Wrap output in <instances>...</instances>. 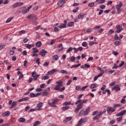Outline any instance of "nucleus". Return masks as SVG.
Returning <instances> with one entry per match:
<instances>
[{"instance_id": "nucleus-56", "label": "nucleus", "mask_w": 126, "mask_h": 126, "mask_svg": "<svg viewBox=\"0 0 126 126\" xmlns=\"http://www.w3.org/2000/svg\"><path fill=\"white\" fill-rule=\"evenodd\" d=\"M71 80H69L66 83V85L68 86V85H70V83H71Z\"/></svg>"}, {"instance_id": "nucleus-61", "label": "nucleus", "mask_w": 126, "mask_h": 126, "mask_svg": "<svg viewBox=\"0 0 126 126\" xmlns=\"http://www.w3.org/2000/svg\"><path fill=\"white\" fill-rule=\"evenodd\" d=\"M114 44L116 46H119V44H120V41H116L114 42Z\"/></svg>"}, {"instance_id": "nucleus-37", "label": "nucleus", "mask_w": 126, "mask_h": 126, "mask_svg": "<svg viewBox=\"0 0 126 126\" xmlns=\"http://www.w3.org/2000/svg\"><path fill=\"white\" fill-rule=\"evenodd\" d=\"M88 45V43H87V42H86L85 41L83 42L82 44V46L83 47H87Z\"/></svg>"}, {"instance_id": "nucleus-53", "label": "nucleus", "mask_w": 126, "mask_h": 126, "mask_svg": "<svg viewBox=\"0 0 126 126\" xmlns=\"http://www.w3.org/2000/svg\"><path fill=\"white\" fill-rule=\"evenodd\" d=\"M65 90V88L64 87L62 88L61 89H59V92H63V91H64V90Z\"/></svg>"}, {"instance_id": "nucleus-55", "label": "nucleus", "mask_w": 126, "mask_h": 126, "mask_svg": "<svg viewBox=\"0 0 126 126\" xmlns=\"http://www.w3.org/2000/svg\"><path fill=\"white\" fill-rule=\"evenodd\" d=\"M79 110H80V109L78 108L77 107L75 108V111H74L75 113H78V112H79Z\"/></svg>"}, {"instance_id": "nucleus-49", "label": "nucleus", "mask_w": 126, "mask_h": 126, "mask_svg": "<svg viewBox=\"0 0 126 126\" xmlns=\"http://www.w3.org/2000/svg\"><path fill=\"white\" fill-rule=\"evenodd\" d=\"M119 67V66H118V65L117 64V63H115L113 65V69H117Z\"/></svg>"}, {"instance_id": "nucleus-12", "label": "nucleus", "mask_w": 126, "mask_h": 126, "mask_svg": "<svg viewBox=\"0 0 126 126\" xmlns=\"http://www.w3.org/2000/svg\"><path fill=\"white\" fill-rule=\"evenodd\" d=\"M71 120H72V117H66L65 119V120H64L63 121V123L64 124H65V123H67L68 122H69V121H71Z\"/></svg>"}, {"instance_id": "nucleus-48", "label": "nucleus", "mask_w": 126, "mask_h": 126, "mask_svg": "<svg viewBox=\"0 0 126 126\" xmlns=\"http://www.w3.org/2000/svg\"><path fill=\"white\" fill-rule=\"evenodd\" d=\"M125 64V62L122 61L121 64L118 66V67H122Z\"/></svg>"}, {"instance_id": "nucleus-54", "label": "nucleus", "mask_w": 126, "mask_h": 126, "mask_svg": "<svg viewBox=\"0 0 126 126\" xmlns=\"http://www.w3.org/2000/svg\"><path fill=\"white\" fill-rule=\"evenodd\" d=\"M55 41H56L55 39H52V40H51V42L50 43V45L51 46H52V45H54V43H55Z\"/></svg>"}, {"instance_id": "nucleus-16", "label": "nucleus", "mask_w": 126, "mask_h": 126, "mask_svg": "<svg viewBox=\"0 0 126 126\" xmlns=\"http://www.w3.org/2000/svg\"><path fill=\"white\" fill-rule=\"evenodd\" d=\"M112 90H116V91H120V90H121V88L119 87V85H117L114 86L112 88Z\"/></svg>"}, {"instance_id": "nucleus-15", "label": "nucleus", "mask_w": 126, "mask_h": 126, "mask_svg": "<svg viewBox=\"0 0 126 126\" xmlns=\"http://www.w3.org/2000/svg\"><path fill=\"white\" fill-rule=\"evenodd\" d=\"M10 115V112L9 111H7L1 114L2 117H8Z\"/></svg>"}, {"instance_id": "nucleus-64", "label": "nucleus", "mask_w": 126, "mask_h": 126, "mask_svg": "<svg viewBox=\"0 0 126 126\" xmlns=\"http://www.w3.org/2000/svg\"><path fill=\"white\" fill-rule=\"evenodd\" d=\"M14 50H10V55L12 56V55H14Z\"/></svg>"}, {"instance_id": "nucleus-19", "label": "nucleus", "mask_w": 126, "mask_h": 126, "mask_svg": "<svg viewBox=\"0 0 126 126\" xmlns=\"http://www.w3.org/2000/svg\"><path fill=\"white\" fill-rule=\"evenodd\" d=\"M35 46H36V47H37L38 48H40V47L41 46H42V42H41L40 41H39L35 43Z\"/></svg>"}, {"instance_id": "nucleus-57", "label": "nucleus", "mask_w": 126, "mask_h": 126, "mask_svg": "<svg viewBox=\"0 0 126 126\" xmlns=\"http://www.w3.org/2000/svg\"><path fill=\"white\" fill-rule=\"evenodd\" d=\"M49 64V62H46L43 64V66H48Z\"/></svg>"}, {"instance_id": "nucleus-21", "label": "nucleus", "mask_w": 126, "mask_h": 126, "mask_svg": "<svg viewBox=\"0 0 126 126\" xmlns=\"http://www.w3.org/2000/svg\"><path fill=\"white\" fill-rule=\"evenodd\" d=\"M35 46L34 44H26V47L27 49H31L32 47H34Z\"/></svg>"}, {"instance_id": "nucleus-4", "label": "nucleus", "mask_w": 126, "mask_h": 126, "mask_svg": "<svg viewBox=\"0 0 126 126\" xmlns=\"http://www.w3.org/2000/svg\"><path fill=\"white\" fill-rule=\"evenodd\" d=\"M106 111L107 113H109V112H111V113H114L115 111H116V108L113 106V107H108L106 109Z\"/></svg>"}, {"instance_id": "nucleus-5", "label": "nucleus", "mask_w": 126, "mask_h": 126, "mask_svg": "<svg viewBox=\"0 0 126 126\" xmlns=\"http://www.w3.org/2000/svg\"><path fill=\"white\" fill-rule=\"evenodd\" d=\"M46 54H48V52L44 49L41 50V51L39 52V55H40L41 57H45Z\"/></svg>"}, {"instance_id": "nucleus-47", "label": "nucleus", "mask_w": 126, "mask_h": 126, "mask_svg": "<svg viewBox=\"0 0 126 126\" xmlns=\"http://www.w3.org/2000/svg\"><path fill=\"white\" fill-rule=\"evenodd\" d=\"M88 6L90 7H93V6H94V2L90 3L88 4Z\"/></svg>"}, {"instance_id": "nucleus-28", "label": "nucleus", "mask_w": 126, "mask_h": 126, "mask_svg": "<svg viewBox=\"0 0 126 126\" xmlns=\"http://www.w3.org/2000/svg\"><path fill=\"white\" fill-rule=\"evenodd\" d=\"M19 123H24L25 122V118H20L18 120Z\"/></svg>"}, {"instance_id": "nucleus-58", "label": "nucleus", "mask_w": 126, "mask_h": 126, "mask_svg": "<svg viewBox=\"0 0 126 126\" xmlns=\"http://www.w3.org/2000/svg\"><path fill=\"white\" fill-rule=\"evenodd\" d=\"M35 91H36V92H42V89H40V88H37V89H36L35 90Z\"/></svg>"}, {"instance_id": "nucleus-59", "label": "nucleus", "mask_w": 126, "mask_h": 126, "mask_svg": "<svg viewBox=\"0 0 126 126\" xmlns=\"http://www.w3.org/2000/svg\"><path fill=\"white\" fill-rule=\"evenodd\" d=\"M106 92L107 93L108 95H111V91H110V90L106 89Z\"/></svg>"}, {"instance_id": "nucleus-11", "label": "nucleus", "mask_w": 126, "mask_h": 126, "mask_svg": "<svg viewBox=\"0 0 126 126\" xmlns=\"http://www.w3.org/2000/svg\"><path fill=\"white\" fill-rule=\"evenodd\" d=\"M29 99H30L29 97H25L22 98V99H19L18 100V102L20 103V102H23L24 101H28V100H29Z\"/></svg>"}, {"instance_id": "nucleus-39", "label": "nucleus", "mask_w": 126, "mask_h": 126, "mask_svg": "<svg viewBox=\"0 0 126 126\" xmlns=\"http://www.w3.org/2000/svg\"><path fill=\"white\" fill-rule=\"evenodd\" d=\"M28 12H29V11H28V10H27V9H25L24 10V11L22 12V14H23V15H24V14H25L26 13H28Z\"/></svg>"}, {"instance_id": "nucleus-22", "label": "nucleus", "mask_w": 126, "mask_h": 126, "mask_svg": "<svg viewBox=\"0 0 126 126\" xmlns=\"http://www.w3.org/2000/svg\"><path fill=\"white\" fill-rule=\"evenodd\" d=\"M84 113H85L84 110L82 109L81 110L80 112L79 113V116L80 117H81V116H84Z\"/></svg>"}, {"instance_id": "nucleus-62", "label": "nucleus", "mask_w": 126, "mask_h": 126, "mask_svg": "<svg viewBox=\"0 0 126 126\" xmlns=\"http://www.w3.org/2000/svg\"><path fill=\"white\" fill-rule=\"evenodd\" d=\"M103 31H104V30L102 28H101L98 30V33H102V32H103Z\"/></svg>"}, {"instance_id": "nucleus-52", "label": "nucleus", "mask_w": 126, "mask_h": 126, "mask_svg": "<svg viewBox=\"0 0 126 126\" xmlns=\"http://www.w3.org/2000/svg\"><path fill=\"white\" fill-rule=\"evenodd\" d=\"M112 53L114 56H118V55H119V53L117 51H113Z\"/></svg>"}, {"instance_id": "nucleus-34", "label": "nucleus", "mask_w": 126, "mask_h": 126, "mask_svg": "<svg viewBox=\"0 0 126 126\" xmlns=\"http://www.w3.org/2000/svg\"><path fill=\"white\" fill-rule=\"evenodd\" d=\"M68 109H69V107L68 106H64L62 107V110L63 111H66V110H68Z\"/></svg>"}, {"instance_id": "nucleus-43", "label": "nucleus", "mask_w": 126, "mask_h": 126, "mask_svg": "<svg viewBox=\"0 0 126 126\" xmlns=\"http://www.w3.org/2000/svg\"><path fill=\"white\" fill-rule=\"evenodd\" d=\"M32 19L33 21H36L37 20V18L36 17V16H32Z\"/></svg>"}, {"instance_id": "nucleus-60", "label": "nucleus", "mask_w": 126, "mask_h": 126, "mask_svg": "<svg viewBox=\"0 0 126 126\" xmlns=\"http://www.w3.org/2000/svg\"><path fill=\"white\" fill-rule=\"evenodd\" d=\"M43 77L44 80L49 79V76H44Z\"/></svg>"}, {"instance_id": "nucleus-13", "label": "nucleus", "mask_w": 126, "mask_h": 126, "mask_svg": "<svg viewBox=\"0 0 126 126\" xmlns=\"http://www.w3.org/2000/svg\"><path fill=\"white\" fill-rule=\"evenodd\" d=\"M56 85L59 86V87H61V86H63V81L62 80H60L59 81L56 82Z\"/></svg>"}, {"instance_id": "nucleus-9", "label": "nucleus", "mask_w": 126, "mask_h": 126, "mask_svg": "<svg viewBox=\"0 0 126 126\" xmlns=\"http://www.w3.org/2000/svg\"><path fill=\"white\" fill-rule=\"evenodd\" d=\"M126 112V110H122L120 113L116 114V117H122L124 116Z\"/></svg>"}, {"instance_id": "nucleus-50", "label": "nucleus", "mask_w": 126, "mask_h": 126, "mask_svg": "<svg viewBox=\"0 0 126 126\" xmlns=\"http://www.w3.org/2000/svg\"><path fill=\"white\" fill-rule=\"evenodd\" d=\"M64 104L65 106H67V105H70L71 104V101L65 102Z\"/></svg>"}, {"instance_id": "nucleus-24", "label": "nucleus", "mask_w": 126, "mask_h": 126, "mask_svg": "<svg viewBox=\"0 0 126 126\" xmlns=\"http://www.w3.org/2000/svg\"><path fill=\"white\" fill-rule=\"evenodd\" d=\"M15 106H16V101H13L12 103V105H11V107H10V109H12V108H14V107H15Z\"/></svg>"}, {"instance_id": "nucleus-45", "label": "nucleus", "mask_w": 126, "mask_h": 126, "mask_svg": "<svg viewBox=\"0 0 126 126\" xmlns=\"http://www.w3.org/2000/svg\"><path fill=\"white\" fill-rule=\"evenodd\" d=\"M54 90H60V87L59 86H57V85L55 86Z\"/></svg>"}, {"instance_id": "nucleus-51", "label": "nucleus", "mask_w": 126, "mask_h": 126, "mask_svg": "<svg viewBox=\"0 0 126 126\" xmlns=\"http://www.w3.org/2000/svg\"><path fill=\"white\" fill-rule=\"evenodd\" d=\"M115 123H116V120H112L110 121V125H114V124H115Z\"/></svg>"}, {"instance_id": "nucleus-14", "label": "nucleus", "mask_w": 126, "mask_h": 126, "mask_svg": "<svg viewBox=\"0 0 126 126\" xmlns=\"http://www.w3.org/2000/svg\"><path fill=\"white\" fill-rule=\"evenodd\" d=\"M90 112V107H88L86 110L85 111H84V116H87V115H88V113H89Z\"/></svg>"}, {"instance_id": "nucleus-33", "label": "nucleus", "mask_w": 126, "mask_h": 126, "mask_svg": "<svg viewBox=\"0 0 126 126\" xmlns=\"http://www.w3.org/2000/svg\"><path fill=\"white\" fill-rule=\"evenodd\" d=\"M96 1L98 2L99 3H104L105 1H106V0H96Z\"/></svg>"}, {"instance_id": "nucleus-8", "label": "nucleus", "mask_w": 126, "mask_h": 126, "mask_svg": "<svg viewBox=\"0 0 126 126\" xmlns=\"http://www.w3.org/2000/svg\"><path fill=\"white\" fill-rule=\"evenodd\" d=\"M42 107H43V103L40 102L37 105L36 109L37 111H40V110H42V109H41Z\"/></svg>"}, {"instance_id": "nucleus-40", "label": "nucleus", "mask_w": 126, "mask_h": 126, "mask_svg": "<svg viewBox=\"0 0 126 126\" xmlns=\"http://www.w3.org/2000/svg\"><path fill=\"white\" fill-rule=\"evenodd\" d=\"M87 87H88V86H84L80 90L81 91H84V90H85V89H86V88H87Z\"/></svg>"}, {"instance_id": "nucleus-29", "label": "nucleus", "mask_w": 126, "mask_h": 126, "mask_svg": "<svg viewBox=\"0 0 126 126\" xmlns=\"http://www.w3.org/2000/svg\"><path fill=\"white\" fill-rule=\"evenodd\" d=\"M69 61H70V62H74V61H75V57H74V56L70 57Z\"/></svg>"}, {"instance_id": "nucleus-2", "label": "nucleus", "mask_w": 126, "mask_h": 126, "mask_svg": "<svg viewBox=\"0 0 126 126\" xmlns=\"http://www.w3.org/2000/svg\"><path fill=\"white\" fill-rule=\"evenodd\" d=\"M40 75H37L36 71H33L32 73V77L33 78V80H37Z\"/></svg>"}, {"instance_id": "nucleus-7", "label": "nucleus", "mask_w": 126, "mask_h": 126, "mask_svg": "<svg viewBox=\"0 0 126 126\" xmlns=\"http://www.w3.org/2000/svg\"><path fill=\"white\" fill-rule=\"evenodd\" d=\"M66 24H67V22L66 20H64V24L60 25L59 26H58V27L59 28H61V29H63V28H65L66 27Z\"/></svg>"}, {"instance_id": "nucleus-6", "label": "nucleus", "mask_w": 126, "mask_h": 126, "mask_svg": "<svg viewBox=\"0 0 126 126\" xmlns=\"http://www.w3.org/2000/svg\"><path fill=\"white\" fill-rule=\"evenodd\" d=\"M103 113H104V112H100V113L98 114L93 118V120H99V119H100V117L103 115Z\"/></svg>"}, {"instance_id": "nucleus-30", "label": "nucleus", "mask_w": 126, "mask_h": 126, "mask_svg": "<svg viewBox=\"0 0 126 126\" xmlns=\"http://www.w3.org/2000/svg\"><path fill=\"white\" fill-rule=\"evenodd\" d=\"M76 107L78 109H79L80 110H81L82 107H83V104L82 103L79 104L78 105H77Z\"/></svg>"}, {"instance_id": "nucleus-38", "label": "nucleus", "mask_w": 126, "mask_h": 126, "mask_svg": "<svg viewBox=\"0 0 126 126\" xmlns=\"http://www.w3.org/2000/svg\"><path fill=\"white\" fill-rule=\"evenodd\" d=\"M58 102H59V99L58 98H56L55 99H53L52 101V102L54 103V104L56 105V104H57V103H58Z\"/></svg>"}, {"instance_id": "nucleus-31", "label": "nucleus", "mask_w": 126, "mask_h": 126, "mask_svg": "<svg viewBox=\"0 0 126 126\" xmlns=\"http://www.w3.org/2000/svg\"><path fill=\"white\" fill-rule=\"evenodd\" d=\"M52 59L55 61H58V60H59V56L57 55H54L52 57Z\"/></svg>"}, {"instance_id": "nucleus-1", "label": "nucleus", "mask_w": 126, "mask_h": 126, "mask_svg": "<svg viewBox=\"0 0 126 126\" xmlns=\"http://www.w3.org/2000/svg\"><path fill=\"white\" fill-rule=\"evenodd\" d=\"M24 3L22 2H18L14 4L12 7L13 8H16V7H19V6H21L23 5Z\"/></svg>"}, {"instance_id": "nucleus-41", "label": "nucleus", "mask_w": 126, "mask_h": 126, "mask_svg": "<svg viewBox=\"0 0 126 126\" xmlns=\"http://www.w3.org/2000/svg\"><path fill=\"white\" fill-rule=\"evenodd\" d=\"M26 33V31L24 30L21 31L19 32L20 35H22L23 34H25Z\"/></svg>"}, {"instance_id": "nucleus-18", "label": "nucleus", "mask_w": 126, "mask_h": 126, "mask_svg": "<svg viewBox=\"0 0 126 126\" xmlns=\"http://www.w3.org/2000/svg\"><path fill=\"white\" fill-rule=\"evenodd\" d=\"M85 16V14L83 13H80L78 15L77 19H81V18H83L84 16Z\"/></svg>"}, {"instance_id": "nucleus-63", "label": "nucleus", "mask_w": 126, "mask_h": 126, "mask_svg": "<svg viewBox=\"0 0 126 126\" xmlns=\"http://www.w3.org/2000/svg\"><path fill=\"white\" fill-rule=\"evenodd\" d=\"M81 102V99H78L77 100V102H75V105H78L79 103H80Z\"/></svg>"}, {"instance_id": "nucleus-3", "label": "nucleus", "mask_w": 126, "mask_h": 126, "mask_svg": "<svg viewBox=\"0 0 126 126\" xmlns=\"http://www.w3.org/2000/svg\"><path fill=\"white\" fill-rule=\"evenodd\" d=\"M122 6H123V3H122V2H121L120 4L116 5V9L117 10L118 13H120V12H122V11L121 10Z\"/></svg>"}, {"instance_id": "nucleus-10", "label": "nucleus", "mask_w": 126, "mask_h": 126, "mask_svg": "<svg viewBox=\"0 0 126 126\" xmlns=\"http://www.w3.org/2000/svg\"><path fill=\"white\" fill-rule=\"evenodd\" d=\"M41 93H37L36 94L34 93H32L30 94V97H37V96H39L41 95Z\"/></svg>"}, {"instance_id": "nucleus-23", "label": "nucleus", "mask_w": 126, "mask_h": 126, "mask_svg": "<svg viewBox=\"0 0 126 126\" xmlns=\"http://www.w3.org/2000/svg\"><path fill=\"white\" fill-rule=\"evenodd\" d=\"M97 87V84H92L90 88L91 89H94V88H96Z\"/></svg>"}, {"instance_id": "nucleus-46", "label": "nucleus", "mask_w": 126, "mask_h": 126, "mask_svg": "<svg viewBox=\"0 0 126 126\" xmlns=\"http://www.w3.org/2000/svg\"><path fill=\"white\" fill-rule=\"evenodd\" d=\"M103 74H104V70H102V72L99 73L97 76L99 77H101V76H102V75H103Z\"/></svg>"}, {"instance_id": "nucleus-36", "label": "nucleus", "mask_w": 126, "mask_h": 126, "mask_svg": "<svg viewBox=\"0 0 126 126\" xmlns=\"http://www.w3.org/2000/svg\"><path fill=\"white\" fill-rule=\"evenodd\" d=\"M13 17L12 18H9L6 21V23H9L12 20V19Z\"/></svg>"}, {"instance_id": "nucleus-42", "label": "nucleus", "mask_w": 126, "mask_h": 126, "mask_svg": "<svg viewBox=\"0 0 126 126\" xmlns=\"http://www.w3.org/2000/svg\"><path fill=\"white\" fill-rule=\"evenodd\" d=\"M5 47V45L2 44H0V50H2Z\"/></svg>"}, {"instance_id": "nucleus-32", "label": "nucleus", "mask_w": 126, "mask_h": 126, "mask_svg": "<svg viewBox=\"0 0 126 126\" xmlns=\"http://www.w3.org/2000/svg\"><path fill=\"white\" fill-rule=\"evenodd\" d=\"M60 72L61 73H63V74H67V73H68V72H67V71L66 70H61Z\"/></svg>"}, {"instance_id": "nucleus-26", "label": "nucleus", "mask_w": 126, "mask_h": 126, "mask_svg": "<svg viewBox=\"0 0 126 126\" xmlns=\"http://www.w3.org/2000/svg\"><path fill=\"white\" fill-rule=\"evenodd\" d=\"M48 104L51 107H54V108L57 107V106H56V104H55L54 102H53V101L52 102H49Z\"/></svg>"}, {"instance_id": "nucleus-25", "label": "nucleus", "mask_w": 126, "mask_h": 126, "mask_svg": "<svg viewBox=\"0 0 126 126\" xmlns=\"http://www.w3.org/2000/svg\"><path fill=\"white\" fill-rule=\"evenodd\" d=\"M57 4L59 6L62 7V6L64 4V3H63V2H62V1H60L58 2Z\"/></svg>"}, {"instance_id": "nucleus-27", "label": "nucleus", "mask_w": 126, "mask_h": 126, "mask_svg": "<svg viewBox=\"0 0 126 126\" xmlns=\"http://www.w3.org/2000/svg\"><path fill=\"white\" fill-rule=\"evenodd\" d=\"M33 53L34 54H36V53H39V50H38L36 47H34L32 48Z\"/></svg>"}, {"instance_id": "nucleus-44", "label": "nucleus", "mask_w": 126, "mask_h": 126, "mask_svg": "<svg viewBox=\"0 0 126 126\" xmlns=\"http://www.w3.org/2000/svg\"><path fill=\"white\" fill-rule=\"evenodd\" d=\"M48 95V92L47 91H44L42 92V95L43 96H47Z\"/></svg>"}, {"instance_id": "nucleus-20", "label": "nucleus", "mask_w": 126, "mask_h": 126, "mask_svg": "<svg viewBox=\"0 0 126 126\" xmlns=\"http://www.w3.org/2000/svg\"><path fill=\"white\" fill-rule=\"evenodd\" d=\"M74 25V23L73 22H70L67 24V27H71Z\"/></svg>"}, {"instance_id": "nucleus-17", "label": "nucleus", "mask_w": 126, "mask_h": 126, "mask_svg": "<svg viewBox=\"0 0 126 126\" xmlns=\"http://www.w3.org/2000/svg\"><path fill=\"white\" fill-rule=\"evenodd\" d=\"M25 7H21L19 9V10L17 11V12H19L18 13H21V12L22 13V12L24 11V9H25Z\"/></svg>"}, {"instance_id": "nucleus-35", "label": "nucleus", "mask_w": 126, "mask_h": 126, "mask_svg": "<svg viewBox=\"0 0 126 126\" xmlns=\"http://www.w3.org/2000/svg\"><path fill=\"white\" fill-rule=\"evenodd\" d=\"M73 50V48L72 47H70L67 50H66V53H70V52H71Z\"/></svg>"}]
</instances>
